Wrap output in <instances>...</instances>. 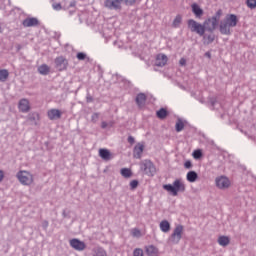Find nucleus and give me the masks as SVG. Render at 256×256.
I'll use <instances>...</instances> for the list:
<instances>
[{"mask_svg": "<svg viewBox=\"0 0 256 256\" xmlns=\"http://www.w3.org/2000/svg\"><path fill=\"white\" fill-rule=\"evenodd\" d=\"M162 189L170 193L173 197H177L179 193H185L186 186L183 180L176 179L172 184H164Z\"/></svg>", "mask_w": 256, "mask_h": 256, "instance_id": "obj_1", "label": "nucleus"}, {"mask_svg": "<svg viewBox=\"0 0 256 256\" xmlns=\"http://www.w3.org/2000/svg\"><path fill=\"white\" fill-rule=\"evenodd\" d=\"M188 29L191 31V33H196V35H199V37H203L205 35V32L207 31V25L205 22L203 24L195 21L194 19H189L187 21Z\"/></svg>", "mask_w": 256, "mask_h": 256, "instance_id": "obj_2", "label": "nucleus"}, {"mask_svg": "<svg viewBox=\"0 0 256 256\" xmlns=\"http://www.w3.org/2000/svg\"><path fill=\"white\" fill-rule=\"evenodd\" d=\"M140 170L143 171L145 175H148V177H155V173H157V168L151 160H143L140 162Z\"/></svg>", "mask_w": 256, "mask_h": 256, "instance_id": "obj_3", "label": "nucleus"}, {"mask_svg": "<svg viewBox=\"0 0 256 256\" xmlns=\"http://www.w3.org/2000/svg\"><path fill=\"white\" fill-rule=\"evenodd\" d=\"M16 177L21 185H32L33 184V174L26 170H20L17 172Z\"/></svg>", "mask_w": 256, "mask_h": 256, "instance_id": "obj_4", "label": "nucleus"}, {"mask_svg": "<svg viewBox=\"0 0 256 256\" xmlns=\"http://www.w3.org/2000/svg\"><path fill=\"white\" fill-rule=\"evenodd\" d=\"M169 239L173 245H179V242L183 239V225H177Z\"/></svg>", "mask_w": 256, "mask_h": 256, "instance_id": "obj_5", "label": "nucleus"}, {"mask_svg": "<svg viewBox=\"0 0 256 256\" xmlns=\"http://www.w3.org/2000/svg\"><path fill=\"white\" fill-rule=\"evenodd\" d=\"M122 0H105L104 7L109 11H121L123 9Z\"/></svg>", "mask_w": 256, "mask_h": 256, "instance_id": "obj_6", "label": "nucleus"}, {"mask_svg": "<svg viewBox=\"0 0 256 256\" xmlns=\"http://www.w3.org/2000/svg\"><path fill=\"white\" fill-rule=\"evenodd\" d=\"M215 185L221 190L229 189L231 187V180L227 176H218L215 178Z\"/></svg>", "mask_w": 256, "mask_h": 256, "instance_id": "obj_7", "label": "nucleus"}, {"mask_svg": "<svg viewBox=\"0 0 256 256\" xmlns=\"http://www.w3.org/2000/svg\"><path fill=\"white\" fill-rule=\"evenodd\" d=\"M54 64L57 71H67V68L69 67V60L64 56H58L55 58Z\"/></svg>", "mask_w": 256, "mask_h": 256, "instance_id": "obj_8", "label": "nucleus"}, {"mask_svg": "<svg viewBox=\"0 0 256 256\" xmlns=\"http://www.w3.org/2000/svg\"><path fill=\"white\" fill-rule=\"evenodd\" d=\"M204 25H206L208 33H213L219 26V20L212 16L204 21Z\"/></svg>", "mask_w": 256, "mask_h": 256, "instance_id": "obj_9", "label": "nucleus"}, {"mask_svg": "<svg viewBox=\"0 0 256 256\" xmlns=\"http://www.w3.org/2000/svg\"><path fill=\"white\" fill-rule=\"evenodd\" d=\"M70 247H72V249H75V251H85V249L87 248V244L77 238H74L70 240Z\"/></svg>", "mask_w": 256, "mask_h": 256, "instance_id": "obj_10", "label": "nucleus"}, {"mask_svg": "<svg viewBox=\"0 0 256 256\" xmlns=\"http://www.w3.org/2000/svg\"><path fill=\"white\" fill-rule=\"evenodd\" d=\"M18 109L20 113H29V111H31V105L29 104V100L26 98H22L18 102Z\"/></svg>", "mask_w": 256, "mask_h": 256, "instance_id": "obj_11", "label": "nucleus"}, {"mask_svg": "<svg viewBox=\"0 0 256 256\" xmlns=\"http://www.w3.org/2000/svg\"><path fill=\"white\" fill-rule=\"evenodd\" d=\"M224 21L228 24L229 27H237V23H239V19L235 14L226 15Z\"/></svg>", "mask_w": 256, "mask_h": 256, "instance_id": "obj_12", "label": "nucleus"}, {"mask_svg": "<svg viewBox=\"0 0 256 256\" xmlns=\"http://www.w3.org/2000/svg\"><path fill=\"white\" fill-rule=\"evenodd\" d=\"M47 115L50 121H55L57 119H61V115H63V113L61 112V110L53 108L48 110Z\"/></svg>", "mask_w": 256, "mask_h": 256, "instance_id": "obj_13", "label": "nucleus"}, {"mask_svg": "<svg viewBox=\"0 0 256 256\" xmlns=\"http://www.w3.org/2000/svg\"><path fill=\"white\" fill-rule=\"evenodd\" d=\"M76 5H77V1H75V0L71 1L67 7H65V6L63 7L61 5V3L54 2L52 4V8L54 9V11H61L63 9H64V11H66V9H71V7H76Z\"/></svg>", "mask_w": 256, "mask_h": 256, "instance_id": "obj_14", "label": "nucleus"}, {"mask_svg": "<svg viewBox=\"0 0 256 256\" xmlns=\"http://www.w3.org/2000/svg\"><path fill=\"white\" fill-rule=\"evenodd\" d=\"M221 35H231V26L223 19L219 24Z\"/></svg>", "mask_w": 256, "mask_h": 256, "instance_id": "obj_15", "label": "nucleus"}, {"mask_svg": "<svg viewBox=\"0 0 256 256\" xmlns=\"http://www.w3.org/2000/svg\"><path fill=\"white\" fill-rule=\"evenodd\" d=\"M143 151H145V145L138 143L133 149L134 159H141Z\"/></svg>", "mask_w": 256, "mask_h": 256, "instance_id": "obj_16", "label": "nucleus"}, {"mask_svg": "<svg viewBox=\"0 0 256 256\" xmlns=\"http://www.w3.org/2000/svg\"><path fill=\"white\" fill-rule=\"evenodd\" d=\"M23 27H37L39 26V19L36 17L26 18L22 21Z\"/></svg>", "mask_w": 256, "mask_h": 256, "instance_id": "obj_17", "label": "nucleus"}, {"mask_svg": "<svg viewBox=\"0 0 256 256\" xmlns=\"http://www.w3.org/2000/svg\"><path fill=\"white\" fill-rule=\"evenodd\" d=\"M169 59L167 58V55L165 54H158L156 56V60H155V66L156 67H165V65H167V61Z\"/></svg>", "mask_w": 256, "mask_h": 256, "instance_id": "obj_18", "label": "nucleus"}, {"mask_svg": "<svg viewBox=\"0 0 256 256\" xmlns=\"http://www.w3.org/2000/svg\"><path fill=\"white\" fill-rule=\"evenodd\" d=\"M136 105L141 109V107H145V103H147V95L145 93H138L135 98Z\"/></svg>", "mask_w": 256, "mask_h": 256, "instance_id": "obj_19", "label": "nucleus"}, {"mask_svg": "<svg viewBox=\"0 0 256 256\" xmlns=\"http://www.w3.org/2000/svg\"><path fill=\"white\" fill-rule=\"evenodd\" d=\"M146 255L148 256H158L159 255V248L155 245H148L145 247Z\"/></svg>", "mask_w": 256, "mask_h": 256, "instance_id": "obj_20", "label": "nucleus"}, {"mask_svg": "<svg viewBox=\"0 0 256 256\" xmlns=\"http://www.w3.org/2000/svg\"><path fill=\"white\" fill-rule=\"evenodd\" d=\"M99 157H101L103 161H111V151L105 148H100Z\"/></svg>", "mask_w": 256, "mask_h": 256, "instance_id": "obj_21", "label": "nucleus"}, {"mask_svg": "<svg viewBox=\"0 0 256 256\" xmlns=\"http://www.w3.org/2000/svg\"><path fill=\"white\" fill-rule=\"evenodd\" d=\"M93 256H107V251L103 247L96 246L92 249Z\"/></svg>", "mask_w": 256, "mask_h": 256, "instance_id": "obj_22", "label": "nucleus"}, {"mask_svg": "<svg viewBox=\"0 0 256 256\" xmlns=\"http://www.w3.org/2000/svg\"><path fill=\"white\" fill-rule=\"evenodd\" d=\"M28 121L30 125H37V121H39V113L32 112L28 114Z\"/></svg>", "mask_w": 256, "mask_h": 256, "instance_id": "obj_23", "label": "nucleus"}, {"mask_svg": "<svg viewBox=\"0 0 256 256\" xmlns=\"http://www.w3.org/2000/svg\"><path fill=\"white\" fill-rule=\"evenodd\" d=\"M186 179L189 181V183H195V181L199 179V174H197L195 171H189L186 175Z\"/></svg>", "mask_w": 256, "mask_h": 256, "instance_id": "obj_24", "label": "nucleus"}, {"mask_svg": "<svg viewBox=\"0 0 256 256\" xmlns=\"http://www.w3.org/2000/svg\"><path fill=\"white\" fill-rule=\"evenodd\" d=\"M160 229L163 233H169L171 231V224L167 220H162L160 222Z\"/></svg>", "mask_w": 256, "mask_h": 256, "instance_id": "obj_25", "label": "nucleus"}, {"mask_svg": "<svg viewBox=\"0 0 256 256\" xmlns=\"http://www.w3.org/2000/svg\"><path fill=\"white\" fill-rule=\"evenodd\" d=\"M203 39H204V43L206 45H211V43H213V41H215V34H213V32H210V34H205L202 35Z\"/></svg>", "mask_w": 256, "mask_h": 256, "instance_id": "obj_26", "label": "nucleus"}, {"mask_svg": "<svg viewBox=\"0 0 256 256\" xmlns=\"http://www.w3.org/2000/svg\"><path fill=\"white\" fill-rule=\"evenodd\" d=\"M50 71L51 68H49L47 64H42L38 67V73H40V75H49Z\"/></svg>", "mask_w": 256, "mask_h": 256, "instance_id": "obj_27", "label": "nucleus"}, {"mask_svg": "<svg viewBox=\"0 0 256 256\" xmlns=\"http://www.w3.org/2000/svg\"><path fill=\"white\" fill-rule=\"evenodd\" d=\"M185 129V123H183V120L181 118H178L175 124V131L176 133H181Z\"/></svg>", "mask_w": 256, "mask_h": 256, "instance_id": "obj_28", "label": "nucleus"}, {"mask_svg": "<svg viewBox=\"0 0 256 256\" xmlns=\"http://www.w3.org/2000/svg\"><path fill=\"white\" fill-rule=\"evenodd\" d=\"M192 12L196 17H203V9H201L197 4L192 5Z\"/></svg>", "mask_w": 256, "mask_h": 256, "instance_id": "obj_29", "label": "nucleus"}, {"mask_svg": "<svg viewBox=\"0 0 256 256\" xmlns=\"http://www.w3.org/2000/svg\"><path fill=\"white\" fill-rule=\"evenodd\" d=\"M167 115H169V111H167L165 108H160L156 112V117H158V119H166Z\"/></svg>", "mask_w": 256, "mask_h": 256, "instance_id": "obj_30", "label": "nucleus"}, {"mask_svg": "<svg viewBox=\"0 0 256 256\" xmlns=\"http://www.w3.org/2000/svg\"><path fill=\"white\" fill-rule=\"evenodd\" d=\"M120 175H122V177L125 179H129V177H133V172L129 168H122L120 170Z\"/></svg>", "mask_w": 256, "mask_h": 256, "instance_id": "obj_31", "label": "nucleus"}, {"mask_svg": "<svg viewBox=\"0 0 256 256\" xmlns=\"http://www.w3.org/2000/svg\"><path fill=\"white\" fill-rule=\"evenodd\" d=\"M230 241L231 240L229 239L228 236H220L218 238V243H219V245H221V247H227V245H229Z\"/></svg>", "mask_w": 256, "mask_h": 256, "instance_id": "obj_32", "label": "nucleus"}, {"mask_svg": "<svg viewBox=\"0 0 256 256\" xmlns=\"http://www.w3.org/2000/svg\"><path fill=\"white\" fill-rule=\"evenodd\" d=\"M9 79V70L7 69H1L0 70V81L1 83H5Z\"/></svg>", "mask_w": 256, "mask_h": 256, "instance_id": "obj_33", "label": "nucleus"}, {"mask_svg": "<svg viewBox=\"0 0 256 256\" xmlns=\"http://www.w3.org/2000/svg\"><path fill=\"white\" fill-rule=\"evenodd\" d=\"M183 22V16L181 14L176 15V17L173 20L172 26L177 29L179 25Z\"/></svg>", "mask_w": 256, "mask_h": 256, "instance_id": "obj_34", "label": "nucleus"}, {"mask_svg": "<svg viewBox=\"0 0 256 256\" xmlns=\"http://www.w3.org/2000/svg\"><path fill=\"white\" fill-rule=\"evenodd\" d=\"M193 159H201V157H203V150L201 149H197L194 150L192 153Z\"/></svg>", "mask_w": 256, "mask_h": 256, "instance_id": "obj_35", "label": "nucleus"}, {"mask_svg": "<svg viewBox=\"0 0 256 256\" xmlns=\"http://www.w3.org/2000/svg\"><path fill=\"white\" fill-rule=\"evenodd\" d=\"M246 5L249 9H256V0H246Z\"/></svg>", "mask_w": 256, "mask_h": 256, "instance_id": "obj_36", "label": "nucleus"}, {"mask_svg": "<svg viewBox=\"0 0 256 256\" xmlns=\"http://www.w3.org/2000/svg\"><path fill=\"white\" fill-rule=\"evenodd\" d=\"M137 187H139V180H132L130 182V190L135 191V189H137Z\"/></svg>", "mask_w": 256, "mask_h": 256, "instance_id": "obj_37", "label": "nucleus"}, {"mask_svg": "<svg viewBox=\"0 0 256 256\" xmlns=\"http://www.w3.org/2000/svg\"><path fill=\"white\" fill-rule=\"evenodd\" d=\"M76 57L78 61H85V59L87 58V54L85 52H78L76 54Z\"/></svg>", "mask_w": 256, "mask_h": 256, "instance_id": "obj_38", "label": "nucleus"}, {"mask_svg": "<svg viewBox=\"0 0 256 256\" xmlns=\"http://www.w3.org/2000/svg\"><path fill=\"white\" fill-rule=\"evenodd\" d=\"M121 1L127 7H133V5H135V3H137V0H121Z\"/></svg>", "mask_w": 256, "mask_h": 256, "instance_id": "obj_39", "label": "nucleus"}, {"mask_svg": "<svg viewBox=\"0 0 256 256\" xmlns=\"http://www.w3.org/2000/svg\"><path fill=\"white\" fill-rule=\"evenodd\" d=\"M62 217L64 219H71V211L70 210H67V209H64L62 211Z\"/></svg>", "mask_w": 256, "mask_h": 256, "instance_id": "obj_40", "label": "nucleus"}, {"mask_svg": "<svg viewBox=\"0 0 256 256\" xmlns=\"http://www.w3.org/2000/svg\"><path fill=\"white\" fill-rule=\"evenodd\" d=\"M132 237H141V230L134 228L131 230Z\"/></svg>", "mask_w": 256, "mask_h": 256, "instance_id": "obj_41", "label": "nucleus"}, {"mask_svg": "<svg viewBox=\"0 0 256 256\" xmlns=\"http://www.w3.org/2000/svg\"><path fill=\"white\" fill-rule=\"evenodd\" d=\"M133 256H145L143 253V249H141V248L134 249Z\"/></svg>", "mask_w": 256, "mask_h": 256, "instance_id": "obj_42", "label": "nucleus"}, {"mask_svg": "<svg viewBox=\"0 0 256 256\" xmlns=\"http://www.w3.org/2000/svg\"><path fill=\"white\" fill-rule=\"evenodd\" d=\"M218 21H221V17L223 16V10L222 9H218L215 13V15H213Z\"/></svg>", "mask_w": 256, "mask_h": 256, "instance_id": "obj_43", "label": "nucleus"}, {"mask_svg": "<svg viewBox=\"0 0 256 256\" xmlns=\"http://www.w3.org/2000/svg\"><path fill=\"white\" fill-rule=\"evenodd\" d=\"M91 121L92 123H97V121H99V113L97 112L93 113L91 116Z\"/></svg>", "mask_w": 256, "mask_h": 256, "instance_id": "obj_44", "label": "nucleus"}, {"mask_svg": "<svg viewBox=\"0 0 256 256\" xmlns=\"http://www.w3.org/2000/svg\"><path fill=\"white\" fill-rule=\"evenodd\" d=\"M93 101H95V98H93V96H91V93L87 92L86 103H93Z\"/></svg>", "mask_w": 256, "mask_h": 256, "instance_id": "obj_45", "label": "nucleus"}, {"mask_svg": "<svg viewBox=\"0 0 256 256\" xmlns=\"http://www.w3.org/2000/svg\"><path fill=\"white\" fill-rule=\"evenodd\" d=\"M209 104L211 105L212 109H215V105H217V98H209Z\"/></svg>", "mask_w": 256, "mask_h": 256, "instance_id": "obj_46", "label": "nucleus"}, {"mask_svg": "<svg viewBox=\"0 0 256 256\" xmlns=\"http://www.w3.org/2000/svg\"><path fill=\"white\" fill-rule=\"evenodd\" d=\"M48 228H49V221L44 220L42 222V229H44V231H47Z\"/></svg>", "mask_w": 256, "mask_h": 256, "instance_id": "obj_47", "label": "nucleus"}, {"mask_svg": "<svg viewBox=\"0 0 256 256\" xmlns=\"http://www.w3.org/2000/svg\"><path fill=\"white\" fill-rule=\"evenodd\" d=\"M184 167H185V169H191V167H193V163H191L190 160H187V161L184 163Z\"/></svg>", "mask_w": 256, "mask_h": 256, "instance_id": "obj_48", "label": "nucleus"}, {"mask_svg": "<svg viewBox=\"0 0 256 256\" xmlns=\"http://www.w3.org/2000/svg\"><path fill=\"white\" fill-rule=\"evenodd\" d=\"M127 141H128V143H130V145L135 144V138L133 136H128Z\"/></svg>", "mask_w": 256, "mask_h": 256, "instance_id": "obj_49", "label": "nucleus"}, {"mask_svg": "<svg viewBox=\"0 0 256 256\" xmlns=\"http://www.w3.org/2000/svg\"><path fill=\"white\" fill-rule=\"evenodd\" d=\"M179 64L182 66L187 65V60L185 58H181Z\"/></svg>", "mask_w": 256, "mask_h": 256, "instance_id": "obj_50", "label": "nucleus"}, {"mask_svg": "<svg viewBox=\"0 0 256 256\" xmlns=\"http://www.w3.org/2000/svg\"><path fill=\"white\" fill-rule=\"evenodd\" d=\"M109 124L106 122V121H103L102 123H101V127H102V129H107V126H108Z\"/></svg>", "mask_w": 256, "mask_h": 256, "instance_id": "obj_51", "label": "nucleus"}, {"mask_svg": "<svg viewBox=\"0 0 256 256\" xmlns=\"http://www.w3.org/2000/svg\"><path fill=\"white\" fill-rule=\"evenodd\" d=\"M5 177V174L3 173V170H0V183L3 181V178Z\"/></svg>", "mask_w": 256, "mask_h": 256, "instance_id": "obj_52", "label": "nucleus"}, {"mask_svg": "<svg viewBox=\"0 0 256 256\" xmlns=\"http://www.w3.org/2000/svg\"><path fill=\"white\" fill-rule=\"evenodd\" d=\"M205 57H208V59H211V52H206Z\"/></svg>", "mask_w": 256, "mask_h": 256, "instance_id": "obj_53", "label": "nucleus"}, {"mask_svg": "<svg viewBox=\"0 0 256 256\" xmlns=\"http://www.w3.org/2000/svg\"><path fill=\"white\" fill-rule=\"evenodd\" d=\"M75 13V10H70L69 15H73Z\"/></svg>", "mask_w": 256, "mask_h": 256, "instance_id": "obj_54", "label": "nucleus"}, {"mask_svg": "<svg viewBox=\"0 0 256 256\" xmlns=\"http://www.w3.org/2000/svg\"><path fill=\"white\" fill-rule=\"evenodd\" d=\"M0 33H1V26H0Z\"/></svg>", "mask_w": 256, "mask_h": 256, "instance_id": "obj_55", "label": "nucleus"}]
</instances>
